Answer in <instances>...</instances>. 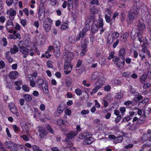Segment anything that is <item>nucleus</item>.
Returning <instances> with one entry per match:
<instances>
[{
  "label": "nucleus",
  "instance_id": "obj_1",
  "mask_svg": "<svg viewBox=\"0 0 151 151\" xmlns=\"http://www.w3.org/2000/svg\"><path fill=\"white\" fill-rule=\"evenodd\" d=\"M52 21L49 17H47L43 21V27L46 32H48L51 29Z\"/></svg>",
  "mask_w": 151,
  "mask_h": 151
},
{
  "label": "nucleus",
  "instance_id": "obj_2",
  "mask_svg": "<svg viewBox=\"0 0 151 151\" xmlns=\"http://www.w3.org/2000/svg\"><path fill=\"white\" fill-rule=\"evenodd\" d=\"M45 5L42 3L40 5V8L38 12V17L40 20H43L45 17Z\"/></svg>",
  "mask_w": 151,
  "mask_h": 151
},
{
  "label": "nucleus",
  "instance_id": "obj_3",
  "mask_svg": "<svg viewBox=\"0 0 151 151\" xmlns=\"http://www.w3.org/2000/svg\"><path fill=\"white\" fill-rule=\"evenodd\" d=\"M82 136L84 137L85 139L83 142V144L86 145L91 144L92 143L93 139L91 137V134L84 133L82 134Z\"/></svg>",
  "mask_w": 151,
  "mask_h": 151
},
{
  "label": "nucleus",
  "instance_id": "obj_4",
  "mask_svg": "<svg viewBox=\"0 0 151 151\" xmlns=\"http://www.w3.org/2000/svg\"><path fill=\"white\" fill-rule=\"evenodd\" d=\"M133 95L134 96L133 99V105H136L139 101L143 99V96L139 95V93L137 92H133Z\"/></svg>",
  "mask_w": 151,
  "mask_h": 151
},
{
  "label": "nucleus",
  "instance_id": "obj_5",
  "mask_svg": "<svg viewBox=\"0 0 151 151\" xmlns=\"http://www.w3.org/2000/svg\"><path fill=\"white\" fill-rule=\"evenodd\" d=\"M73 66L70 64V62L68 61L64 63V71L65 74L70 73L72 69Z\"/></svg>",
  "mask_w": 151,
  "mask_h": 151
},
{
  "label": "nucleus",
  "instance_id": "obj_6",
  "mask_svg": "<svg viewBox=\"0 0 151 151\" xmlns=\"http://www.w3.org/2000/svg\"><path fill=\"white\" fill-rule=\"evenodd\" d=\"M38 131L39 133V136L40 138H43L46 136L47 134V132L45 129V127H38Z\"/></svg>",
  "mask_w": 151,
  "mask_h": 151
},
{
  "label": "nucleus",
  "instance_id": "obj_7",
  "mask_svg": "<svg viewBox=\"0 0 151 151\" xmlns=\"http://www.w3.org/2000/svg\"><path fill=\"white\" fill-rule=\"evenodd\" d=\"M136 4L134 5V8L133 11V19H135L137 17L139 13V9L137 8V1H135Z\"/></svg>",
  "mask_w": 151,
  "mask_h": 151
},
{
  "label": "nucleus",
  "instance_id": "obj_8",
  "mask_svg": "<svg viewBox=\"0 0 151 151\" xmlns=\"http://www.w3.org/2000/svg\"><path fill=\"white\" fill-rule=\"evenodd\" d=\"M147 50H145V49H141L140 50L139 52V56L141 60H142L145 59L146 57V51Z\"/></svg>",
  "mask_w": 151,
  "mask_h": 151
},
{
  "label": "nucleus",
  "instance_id": "obj_9",
  "mask_svg": "<svg viewBox=\"0 0 151 151\" xmlns=\"http://www.w3.org/2000/svg\"><path fill=\"white\" fill-rule=\"evenodd\" d=\"M9 76L10 78L15 79L18 77V73L17 71H12L9 73Z\"/></svg>",
  "mask_w": 151,
  "mask_h": 151
},
{
  "label": "nucleus",
  "instance_id": "obj_10",
  "mask_svg": "<svg viewBox=\"0 0 151 151\" xmlns=\"http://www.w3.org/2000/svg\"><path fill=\"white\" fill-rule=\"evenodd\" d=\"M19 50L23 54H27L29 52L28 49L24 46L19 47Z\"/></svg>",
  "mask_w": 151,
  "mask_h": 151
},
{
  "label": "nucleus",
  "instance_id": "obj_11",
  "mask_svg": "<svg viewBox=\"0 0 151 151\" xmlns=\"http://www.w3.org/2000/svg\"><path fill=\"white\" fill-rule=\"evenodd\" d=\"M99 28L98 25H96V24H93L91 26V31L93 33H95L98 31Z\"/></svg>",
  "mask_w": 151,
  "mask_h": 151
},
{
  "label": "nucleus",
  "instance_id": "obj_12",
  "mask_svg": "<svg viewBox=\"0 0 151 151\" xmlns=\"http://www.w3.org/2000/svg\"><path fill=\"white\" fill-rule=\"evenodd\" d=\"M77 134V133L75 131H72L68 133L67 137L69 139H72Z\"/></svg>",
  "mask_w": 151,
  "mask_h": 151
},
{
  "label": "nucleus",
  "instance_id": "obj_13",
  "mask_svg": "<svg viewBox=\"0 0 151 151\" xmlns=\"http://www.w3.org/2000/svg\"><path fill=\"white\" fill-rule=\"evenodd\" d=\"M86 32L84 30H82L80 33L76 37V40L78 41L81 38L83 39L84 36H85Z\"/></svg>",
  "mask_w": 151,
  "mask_h": 151
},
{
  "label": "nucleus",
  "instance_id": "obj_14",
  "mask_svg": "<svg viewBox=\"0 0 151 151\" xmlns=\"http://www.w3.org/2000/svg\"><path fill=\"white\" fill-rule=\"evenodd\" d=\"M127 22L128 23L130 24H131L132 22V12L131 10L129 12Z\"/></svg>",
  "mask_w": 151,
  "mask_h": 151
},
{
  "label": "nucleus",
  "instance_id": "obj_15",
  "mask_svg": "<svg viewBox=\"0 0 151 151\" xmlns=\"http://www.w3.org/2000/svg\"><path fill=\"white\" fill-rule=\"evenodd\" d=\"M119 58L121 59L124 58V56L125 55V49L122 48L119 51Z\"/></svg>",
  "mask_w": 151,
  "mask_h": 151
},
{
  "label": "nucleus",
  "instance_id": "obj_16",
  "mask_svg": "<svg viewBox=\"0 0 151 151\" xmlns=\"http://www.w3.org/2000/svg\"><path fill=\"white\" fill-rule=\"evenodd\" d=\"M19 48L15 45L13 46V48L10 49V52L12 54H15L19 51Z\"/></svg>",
  "mask_w": 151,
  "mask_h": 151
},
{
  "label": "nucleus",
  "instance_id": "obj_17",
  "mask_svg": "<svg viewBox=\"0 0 151 151\" xmlns=\"http://www.w3.org/2000/svg\"><path fill=\"white\" fill-rule=\"evenodd\" d=\"M122 60H120V58H119V60H118V62L119 63H117L116 65L119 68H122L124 66V62L125 60V59H121Z\"/></svg>",
  "mask_w": 151,
  "mask_h": 151
},
{
  "label": "nucleus",
  "instance_id": "obj_18",
  "mask_svg": "<svg viewBox=\"0 0 151 151\" xmlns=\"http://www.w3.org/2000/svg\"><path fill=\"white\" fill-rule=\"evenodd\" d=\"M66 59H67V60H68V62H70V60L73 57V54L71 52H68L66 54L65 56Z\"/></svg>",
  "mask_w": 151,
  "mask_h": 151
},
{
  "label": "nucleus",
  "instance_id": "obj_19",
  "mask_svg": "<svg viewBox=\"0 0 151 151\" xmlns=\"http://www.w3.org/2000/svg\"><path fill=\"white\" fill-rule=\"evenodd\" d=\"M138 27L139 30L141 32V31H143L145 29V26L144 24L142 22L141 23L139 21Z\"/></svg>",
  "mask_w": 151,
  "mask_h": 151
},
{
  "label": "nucleus",
  "instance_id": "obj_20",
  "mask_svg": "<svg viewBox=\"0 0 151 151\" xmlns=\"http://www.w3.org/2000/svg\"><path fill=\"white\" fill-rule=\"evenodd\" d=\"M18 147L19 146L17 144L12 143V145H11L9 149L12 151H14L17 150Z\"/></svg>",
  "mask_w": 151,
  "mask_h": 151
},
{
  "label": "nucleus",
  "instance_id": "obj_21",
  "mask_svg": "<svg viewBox=\"0 0 151 151\" xmlns=\"http://www.w3.org/2000/svg\"><path fill=\"white\" fill-rule=\"evenodd\" d=\"M105 18L106 22L107 23H110L111 25H112V23H114L113 21L111 20V19L110 15L109 16L107 14H105Z\"/></svg>",
  "mask_w": 151,
  "mask_h": 151
},
{
  "label": "nucleus",
  "instance_id": "obj_22",
  "mask_svg": "<svg viewBox=\"0 0 151 151\" xmlns=\"http://www.w3.org/2000/svg\"><path fill=\"white\" fill-rule=\"evenodd\" d=\"M10 110L12 112L13 114H15L18 117L19 116V114L18 112H17V109L16 107H14Z\"/></svg>",
  "mask_w": 151,
  "mask_h": 151
},
{
  "label": "nucleus",
  "instance_id": "obj_23",
  "mask_svg": "<svg viewBox=\"0 0 151 151\" xmlns=\"http://www.w3.org/2000/svg\"><path fill=\"white\" fill-rule=\"evenodd\" d=\"M23 98L27 102L30 101L32 99V97L29 94L24 95Z\"/></svg>",
  "mask_w": 151,
  "mask_h": 151
},
{
  "label": "nucleus",
  "instance_id": "obj_24",
  "mask_svg": "<svg viewBox=\"0 0 151 151\" xmlns=\"http://www.w3.org/2000/svg\"><path fill=\"white\" fill-rule=\"evenodd\" d=\"M54 44V50L60 49V44L59 41H55Z\"/></svg>",
  "mask_w": 151,
  "mask_h": 151
},
{
  "label": "nucleus",
  "instance_id": "obj_25",
  "mask_svg": "<svg viewBox=\"0 0 151 151\" xmlns=\"http://www.w3.org/2000/svg\"><path fill=\"white\" fill-rule=\"evenodd\" d=\"M96 24L98 26V27L99 28H103L104 25L103 19L102 18L100 19L99 21L98 22L97 24Z\"/></svg>",
  "mask_w": 151,
  "mask_h": 151
},
{
  "label": "nucleus",
  "instance_id": "obj_26",
  "mask_svg": "<svg viewBox=\"0 0 151 151\" xmlns=\"http://www.w3.org/2000/svg\"><path fill=\"white\" fill-rule=\"evenodd\" d=\"M101 87V85H97L95 86L92 90V92H91V93H96L97 91Z\"/></svg>",
  "mask_w": 151,
  "mask_h": 151
},
{
  "label": "nucleus",
  "instance_id": "obj_27",
  "mask_svg": "<svg viewBox=\"0 0 151 151\" xmlns=\"http://www.w3.org/2000/svg\"><path fill=\"white\" fill-rule=\"evenodd\" d=\"M134 111L137 110V111L133 112V115L134 114V113L135 112H137V114L139 115H141L142 114V110L136 107H135L134 109Z\"/></svg>",
  "mask_w": 151,
  "mask_h": 151
},
{
  "label": "nucleus",
  "instance_id": "obj_28",
  "mask_svg": "<svg viewBox=\"0 0 151 151\" xmlns=\"http://www.w3.org/2000/svg\"><path fill=\"white\" fill-rule=\"evenodd\" d=\"M17 150L18 151H29V149L23 146H19Z\"/></svg>",
  "mask_w": 151,
  "mask_h": 151
},
{
  "label": "nucleus",
  "instance_id": "obj_29",
  "mask_svg": "<svg viewBox=\"0 0 151 151\" xmlns=\"http://www.w3.org/2000/svg\"><path fill=\"white\" fill-rule=\"evenodd\" d=\"M68 9L72 8L73 7V0H68Z\"/></svg>",
  "mask_w": 151,
  "mask_h": 151
},
{
  "label": "nucleus",
  "instance_id": "obj_30",
  "mask_svg": "<svg viewBox=\"0 0 151 151\" xmlns=\"http://www.w3.org/2000/svg\"><path fill=\"white\" fill-rule=\"evenodd\" d=\"M142 33V32H140L137 33L138 40L140 43L142 42L144 40L142 37V36L141 35Z\"/></svg>",
  "mask_w": 151,
  "mask_h": 151
},
{
  "label": "nucleus",
  "instance_id": "obj_31",
  "mask_svg": "<svg viewBox=\"0 0 151 151\" xmlns=\"http://www.w3.org/2000/svg\"><path fill=\"white\" fill-rule=\"evenodd\" d=\"M123 138L122 136H119L115 138V141L116 143L121 142L123 140Z\"/></svg>",
  "mask_w": 151,
  "mask_h": 151
},
{
  "label": "nucleus",
  "instance_id": "obj_32",
  "mask_svg": "<svg viewBox=\"0 0 151 151\" xmlns=\"http://www.w3.org/2000/svg\"><path fill=\"white\" fill-rule=\"evenodd\" d=\"M90 11L93 14H96L98 12V10L94 6H93L91 7L90 8Z\"/></svg>",
  "mask_w": 151,
  "mask_h": 151
},
{
  "label": "nucleus",
  "instance_id": "obj_33",
  "mask_svg": "<svg viewBox=\"0 0 151 151\" xmlns=\"http://www.w3.org/2000/svg\"><path fill=\"white\" fill-rule=\"evenodd\" d=\"M143 43L142 44H141V47H142V49H144L145 50H148L147 49V46L148 45V44L146 42L144 41L142 42Z\"/></svg>",
  "mask_w": 151,
  "mask_h": 151
},
{
  "label": "nucleus",
  "instance_id": "obj_34",
  "mask_svg": "<svg viewBox=\"0 0 151 151\" xmlns=\"http://www.w3.org/2000/svg\"><path fill=\"white\" fill-rule=\"evenodd\" d=\"M83 43L82 45L83 48H86L88 43V40L87 39H85L83 40Z\"/></svg>",
  "mask_w": 151,
  "mask_h": 151
},
{
  "label": "nucleus",
  "instance_id": "obj_35",
  "mask_svg": "<svg viewBox=\"0 0 151 151\" xmlns=\"http://www.w3.org/2000/svg\"><path fill=\"white\" fill-rule=\"evenodd\" d=\"M65 121L60 119H59L57 121V124L59 125H64L65 124Z\"/></svg>",
  "mask_w": 151,
  "mask_h": 151
},
{
  "label": "nucleus",
  "instance_id": "obj_36",
  "mask_svg": "<svg viewBox=\"0 0 151 151\" xmlns=\"http://www.w3.org/2000/svg\"><path fill=\"white\" fill-rule=\"evenodd\" d=\"M4 145L8 149H9L11 145H12V143L10 141H6L5 142Z\"/></svg>",
  "mask_w": 151,
  "mask_h": 151
},
{
  "label": "nucleus",
  "instance_id": "obj_37",
  "mask_svg": "<svg viewBox=\"0 0 151 151\" xmlns=\"http://www.w3.org/2000/svg\"><path fill=\"white\" fill-rule=\"evenodd\" d=\"M9 12L10 13L9 15L10 16H15L16 15V11L12 8H11L10 9Z\"/></svg>",
  "mask_w": 151,
  "mask_h": 151
},
{
  "label": "nucleus",
  "instance_id": "obj_38",
  "mask_svg": "<svg viewBox=\"0 0 151 151\" xmlns=\"http://www.w3.org/2000/svg\"><path fill=\"white\" fill-rule=\"evenodd\" d=\"M32 148L34 151H43L39 148L38 146L35 145H32Z\"/></svg>",
  "mask_w": 151,
  "mask_h": 151
},
{
  "label": "nucleus",
  "instance_id": "obj_39",
  "mask_svg": "<svg viewBox=\"0 0 151 151\" xmlns=\"http://www.w3.org/2000/svg\"><path fill=\"white\" fill-rule=\"evenodd\" d=\"M119 34L116 32H114L112 34V37L115 40H116L119 37Z\"/></svg>",
  "mask_w": 151,
  "mask_h": 151
},
{
  "label": "nucleus",
  "instance_id": "obj_40",
  "mask_svg": "<svg viewBox=\"0 0 151 151\" xmlns=\"http://www.w3.org/2000/svg\"><path fill=\"white\" fill-rule=\"evenodd\" d=\"M68 23L67 22H65L62 24L61 25L60 29H61L63 30L66 29L68 27Z\"/></svg>",
  "mask_w": 151,
  "mask_h": 151
},
{
  "label": "nucleus",
  "instance_id": "obj_41",
  "mask_svg": "<svg viewBox=\"0 0 151 151\" xmlns=\"http://www.w3.org/2000/svg\"><path fill=\"white\" fill-rule=\"evenodd\" d=\"M64 141L66 142L67 143L68 145L67 146V148H69L71 147L73 145V143L71 141H69L68 139H65L64 140Z\"/></svg>",
  "mask_w": 151,
  "mask_h": 151
},
{
  "label": "nucleus",
  "instance_id": "obj_42",
  "mask_svg": "<svg viewBox=\"0 0 151 151\" xmlns=\"http://www.w3.org/2000/svg\"><path fill=\"white\" fill-rule=\"evenodd\" d=\"M149 135L148 134H143L141 138L144 141L148 140Z\"/></svg>",
  "mask_w": 151,
  "mask_h": 151
},
{
  "label": "nucleus",
  "instance_id": "obj_43",
  "mask_svg": "<svg viewBox=\"0 0 151 151\" xmlns=\"http://www.w3.org/2000/svg\"><path fill=\"white\" fill-rule=\"evenodd\" d=\"M115 40L112 37H109L107 38V42L108 44H111Z\"/></svg>",
  "mask_w": 151,
  "mask_h": 151
},
{
  "label": "nucleus",
  "instance_id": "obj_44",
  "mask_svg": "<svg viewBox=\"0 0 151 151\" xmlns=\"http://www.w3.org/2000/svg\"><path fill=\"white\" fill-rule=\"evenodd\" d=\"M54 55L56 57H58L60 55V52L59 49L54 50Z\"/></svg>",
  "mask_w": 151,
  "mask_h": 151
},
{
  "label": "nucleus",
  "instance_id": "obj_45",
  "mask_svg": "<svg viewBox=\"0 0 151 151\" xmlns=\"http://www.w3.org/2000/svg\"><path fill=\"white\" fill-rule=\"evenodd\" d=\"M99 73L97 72H95L91 76V79L92 80H95L97 78Z\"/></svg>",
  "mask_w": 151,
  "mask_h": 151
},
{
  "label": "nucleus",
  "instance_id": "obj_46",
  "mask_svg": "<svg viewBox=\"0 0 151 151\" xmlns=\"http://www.w3.org/2000/svg\"><path fill=\"white\" fill-rule=\"evenodd\" d=\"M75 93L78 96H80L82 93L81 90L79 88L76 89L75 90Z\"/></svg>",
  "mask_w": 151,
  "mask_h": 151
},
{
  "label": "nucleus",
  "instance_id": "obj_47",
  "mask_svg": "<svg viewBox=\"0 0 151 151\" xmlns=\"http://www.w3.org/2000/svg\"><path fill=\"white\" fill-rule=\"evenodd\" d=\"M47 67L48 68H52L53 67L52 62L51 60H48L47 62Z\"/></svg>",
  "mask_w": 151,
  "mask_h": 151
},
{
  "label": "nucleus",
  "instance_id": "obj_48",
  "mask_svg": "<svg viewBox=\"0 0 151 151\" xmlns=\"http://www.w3.org/2000/svg\"><path fill=\"white\" fill-rule=\"evenodd\" d=\"M6 24L7 25H12V26L14 27V24L12 19H9L8 20Z\"/></svg>",
  "mask_w": 151,
  "mask_h": 151
},
{
  "label": "nucleus",
  "instance_id": "obj_49",
  "mask_svg": "<svg viewBox=\"0 0 151 151\" xmlns=\"http://www.w3.org/2000/svg\"><path fill=\"white\" fill-rule=\"evenodd\" d=\"M13 128L15 132H17L20 130V129L16 125H14L13 126Z\"/></svg>",
  "mask_w": 151,
  "mask_h": 151
},
{
  "label": "nucleus",
  "instance_id": "obj_50",
  "mask_svg": "<svg viewBox=\"0 0 151 151\" xmlns=\"http://www.w3.org/2000/svg\"><path fill=\"white\" fill-rule=\"evenodd\" d=\"M132 119V114H130L129 116L125 117L123 119L124 122H126L129 121Z\"/></svg>",
  "mask_w": 151,
  "mask_h": 151
},
{
  "label": "nucleus",
  "instance_id": "obj_51",
  "mask_svg": "<svg viewBox=\"0 0 151 151\" xmlns=\"http://www.w3.org/2000/svg\"><path fill=\"white\" fill-rule=\"evenodd\" d=\"M91 4H96L98 5L99 3L98 0H91Z\"/></svg>",
  "mask_w": 151,
  "mask_h": 151
},
{
  "label": "nucleus",
  "instance_id": "obj_52",
  "mask_svg": "<svg viewBox=\"0 0 151 151\" xmlns=\"http://www.w3.org/2000/svg\"><path fill=\"white\" fill-rule=\"evenodd\" d=\"M5 64L3 60L0 61V68L3 69L5 67Z\"/></svg>",
  "mask_w": 151,
  "mask_h": 151
},
{
  "label": "nucleus",
  "instance_id": "obj_53",
  "mask_svg": "<svg viewBox=\"0 0 151 151\" xmlns=\"http://www.w3.org/2000/svg\"><path fill=\"white\" fill-rule=\"evenodd\" d=\"M22 88L25 91H29V88L26 85H23L22 86Z\"/></svg>",
  "mask_w": 151,
  "mask_h": 151
},
{
  "label": "nucleus",
  "instance_id": "obj_54",
  "mask_svg": "<svg viewBox=\"0 0 151 151\" xmlns=\"http://www.w3.org/2000/svg\"><path fill=\"white\" fill-rule=\"evenodd\" d=\"M87 51L86 48H83V49L80 53L81 55L82 56H83L86 54Z\"/></svg>",
  "mask_w": 151,
  "mask_h": 151
},
{
  "label": "nucleus",
  "instance_id": "obj_55",
  "mask_svg": "<svg viewBox=\"0 0 151 151\" xmlns=\"http://www.w3.org/2000/svg\"><path fill=\"white\" fill-rule=\"evenodd\" d=\"M82 63V61L81 60H78L77 63L76 65V68H78L81 66Z\"/></svg>",
  "mask_w": 151,
  "mask_h": 151
},
{
  "label": "nucleus",
  "instance_id": "obj_56",
  "mask_svg": "<svg viewBox=\"0 0 151 151\" xmlns=\"http://www.w3.org/2000/svg\"><path fill=\"white\" fill-rule=\"evenodd\" d=\"M21 38L20 35L18 33H16V34L14 35L13 39H16L17 38L20 39Z\"/></svg>",
  "mask_w": 151,
  "mask_h": 151
},
{
  "label": "nucleus",
  "instance_id": "obj_57",
  "mask_svg": "<svg viewBox=\"0 0 151 151\" xmlns=\"http://www.w3.org/2000/svg\"><path fill=\"white\" fill-rule=\"evenodd\" d=\"M37 83L39 85H41L43 84L44 83V81L42 79H39L37 80Z\"/></svg>",
  "mask_w": 151,
  "mask_h": 151
},
{
  "label": "nucleus",
  "instance_id": "obj_58",
  "mask_svg": "<svg viewBox=\"0 0 151 151\" xmlns=\"http://www.w3.org/2000/svg\"><path fill=\"white\" fill-rule=\"evenodd\" d=\"M114 52H111L109 54V55L108 57V59L109 60H111L112 58H114Z\"/></svg>",
  "mask_w": 151,
  "mask_h": 151
},
{
  "label": "nucleus",
  "instance_id": "obj_59",
  "mask_svg": "<svg viewBox=\"0 0 151 151\" xmlns=\"http://www.w3.org/2000/svg\"><path fill=\"white\" fill-rule=\"evenodd\" d=\"M121 17L120 19L121 21H123L125 20V15L124 13H121Z\"/></svg>",
  "mask_w": 151,
  "mask_h": 151
},
{
  "label": "nucleus",
  "instance_id": "obj_60",
  "mask_svg": "<svg viewBox=\"0 0 151 151\" xmlns=\"http://www.w3.org/2000/svg\"><path fill=\"white\" fill-rule=\"evenodd\" d=\"M13 2V0H6V3L9 6L12 5Z\"/></svg>",
  "mask_w": 151,
  "mask_h": 151
},
{
  "label": "nucleus",
  "instance_id": "obj_61",
  "mask_svg": "<svg viewBox=\"0 0 151 151\" xmlns=\"http://www.w3.org/2000/svg\"><path fill=\"white\" fill-rule=\"evenodd\" d=\"M90 29V25L88 24H86V27L85 28L83 29V30H84L85 32H86L88 31Z\"/></svg>",
  "mask_w": 151,
  "mask_h": 151
},
{
  "label": "nucleus",
  "instance_id": "obj_62",
  "mask_svg": "<svg viewBox=\"0 0 151 151\" xmlns=\"http://www.w3.org/2000/svg\"><path fill=\"white\" fill-rule=\"evenodd\" d=\"M118 15V13L117 12L113 14V18L111 19V20L113 21L114 22L115 21V18Z\"/></svg>",
  "mask_w": 151,
  "mask_h": 151
},
{
  "label": "nucleus",
  "instance_id": "obj_63",
  "mask_svg": "<svg viewBox=\"0 0 151 151\" xmlns=\"http://www.w3.org/2000/svg\"><path fill=\"white\" fill-rule=\"evenodd\" d=\"M129 34L128 33H126L124 34L121 37L123 39H127L129 36Z\"/></svg>",
  "mask_w": 151,
  "mask_h": 151
},
{
  "label": "nucleus",
  "instance_id": "obj_64",
  "mask_svg": "<svg viewBox=\"0 0 151 151\" xmlns=\"http://www.w3.org/2000/svg\"><path fill=\"white\" fill-rule=\"evenodd\" d=\"M8 106L10 109L16 107L14 104L12 103H11L9 104Z\"/></svg>",
  "mask_w": 151,
  "mask_h": 151
}]
</instances>
